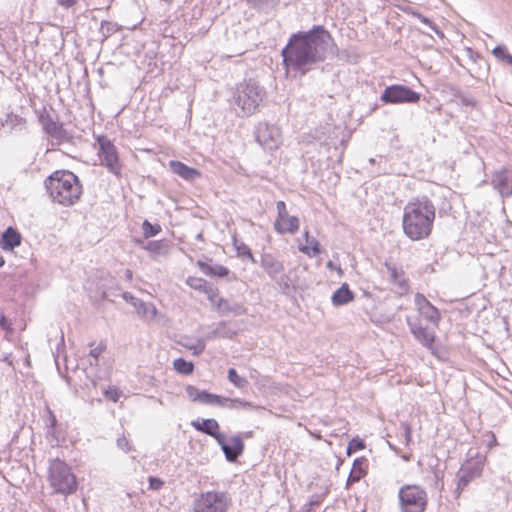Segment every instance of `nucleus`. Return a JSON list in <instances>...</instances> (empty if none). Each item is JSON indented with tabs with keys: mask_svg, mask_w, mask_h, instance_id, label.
Listing matches in <instances>:
<instances>
[{
	"mask_svg": "<svg viewBox=\"0 0 512 512\" xmlns=\"http://www.w3.org/2000/svg\"><path fill=\"white\" fill-rule=\"evenodd\" d=\"M333 53L334 40L331 34L323 26L317 25L309 31L293 33L281 55L287 71L305 75Z\"/></svg>",
	"mask_w": 512,
	"mask_h": 512,
	"instance_id": "1",
	"label": "nucleus"
},
{
	"mask_svg": "<svg viewBox=\"0 0 512 512\" xmlns=\"http://www.w3.org/2000/svg\"><path fill=\"white\" fill-rule=\"evenodd\" d=\"M435 214L436 208L428 197L410 200L403 211L404 234L412 241L428 238L432 232Z\"/></svg>",
	"mask_w": 512,
	"mask_h": 512,
	"instance_id": "2",
	"label": "nucleus"
},
{
	"mask_svg": "<svg viewBox=\"0 0 512 512\" xmlns=\"http://www.w3.org/2000/svg\"><path fill=\"white\" fill-rule=\"evenodd\" d=\"M45 187L54 202L63 206L75 204L82 194L79 178L71 171L58 170L45 180Z\"/></svg>",
	"mask_w": 512,
	"mask_h": 512,
	"instance_id": "3",
	"label": "nucleus"
},
{
	"mask_svg": "<svg viewBox=\"0 0 512 512\" xmlns=\"http://www.w3.org/2000/svg\"><path fill=\"white\" fill-rule=\"evenodd\" d=\"M265 90L253 79L239 83L234 93V104L241 110L242 116H251L259 108L265 97Z\"/></svg>",
	"mask_w": 512,
	"mask_h": 512,
	"instance_id": "4",
	"label": "nucleus"
},
{
	"mask_svg": "<svg viewBox=\"0 0 512 512\" xmlns=\"http://www.w3.org/2000/svg\"><path fill=\"white\" fill-rule=\"evenodd\" d=\"M398 499L401 512H425L428 505L426 490L416 484L403 485L399 489Z\"/></svg>",
	"mask_w": 512,
	"mask_h": 512,
	"instance_id": "5",
	"label": "nucleus"
},
{
	"mask_svg": "<svg viewBox=\"0 0 512 512\" xmlns=\"http://www.w3.org/2000/svg\"><path fill=\"white\" fill-rule=\"evenodd\" d=\"M232 500L227 492H202L193 501V512H227Z\"/></svg>",
	"mask_w": 512,
	"mask_h": 512,
	"instance_id": "6",
	"label": "nucleus"
},
{
	"mask_svg": "<svg viewBox=\"0 0 512 512\" xmlns=\"http://www.w3.org/2000/svg\"><path fill=\"white\" fill-rule=\"evenodd\" d=\"M51 485L58 493L70 494L76 490V477L63 461L56 460L50 467Z\"/></svg>",
	"mask_w": 512,
	"mask_h": 512,
	"instance_id": "7",
	"label": "nucleus"
},
{
	"mask_svg": "<svg viewBox=\"0 0 512 512\" xmlns=\"http://www.w3.org/2000/svg\"><path fill=\"white\" fill-rule=\"evenodd\" d=\"M97 143L99 145L98 156L101 165L105 166L115 176L120 177L121 164L115 145L106 136H99Z\"/></svg>",
	"mask_w": 512,
	"mask_h": 512,
	"instance_id": "8",
	"label": "nucleus"
},
{
	"mask_svg": "<svg viewBox=\"0 0 512 512\" xmlns=\"http://www.w3.org/2000/svg\"><path fill=\"white\" fill-rule=\"evenodd\" d=\"M380 100L386 104L416 103L420 94L405 85H391L384 89Z\"/></svg>",
	"mask_w": 512,
	"mask_h": 512,
	"instance_id": "9",
	"label": "nucleus"
},
{
	"mask_svg": "<svg viewBox=\"0 0 512 512\" xmlns=\"http://www.w3.org/2000/svg\"><path fill=\"white\" fill-rule=\"evenodd\" d=\"M485 458L478 456L474 460H469L459 469L457 473L458 483L456 494L459 496L461 491L469 485L474 479L481 476L484 467Z\"/></svg>",
	"mask_w": 512,
	"mask_h": 512,
	"instance_id": "10",
	"label": "nucleus"
},
{
	"mask_svg": "<svg viewBox=\"0 0 512 512\" xmlns=\"http://www.w3.org/2000/svg\"><path fill=\"white\" fill-rule=\"evenodd\" d=\"M256 141L266 150L277 149L282 142L279 127L267 122H260L255 129Z\"/></svg>",
	"mask_w": 512,
	"mask_h": 512,
	"instance_id": "11",
	"label": "nucleus"
},
{
	"mask_svg": "<svg viewBox=\"0 0 512 512\" xmlns=\"http://www.w3.org/2000/svg\"><path fill=\"white\" fill-rule=\"evenodd\" d=\"M278 217L274 223L275 230L280 233L294 234L299 229V219L296 216L288 215L286 204L284 201H278L276 204Z\"/></svg>",
	"mask_w": 512,
	"mask_h": 512,
	"instance_id": "12",
	"label": "nucleus"
},
{
	"mask_svg": "<svg viewBox=\"0 0 512 512\" xmlns=\"http://www.w3.org/2000/svg\"><path fill=\"white\" fill-rule=\"evenodd\" d=\"M221 447L226 459L229 462H234L244 451V443L240 435H235L229 438L227 441L226 436L219 435L217 441Z\"/></svg>",
	"mask_w": 512,
	"mask_h": 512,
	"instance_id": "13",
	"label": "nucleus"
},
{
	"mask_svg": "<svg viewBox=\"0 0 512 512\" xmlns=\"http://www.w3.org/2000/svg\"><path fill=\"white\" fill-rule=\"evenodd\" d=\"M385 267L388 272L389 281L393 285L395 293L398 295L408 293L410 286L408 279L405 277L404 271L389 262H385Z\"/></svg>",
	"mask_w": 512,
	"mask_h": 512,
	"instance_id": "14",
	"label": "nucleus"
},
{
	"mask_svg": "<svg viewBox=\"0 0 512 512\" xmlns=\"http://www.w3.org/2000/svg\"><path fill=\"white\" fill-rule=\"evenodd\" d=\"M491 185L502 197L512 196V170L502 169L495 172L491 178Z\"/></svg>",
	"mask_w": 512,
	"mask_h": 512,
	"instance_id": "15",
	"label": "nucleus"
},
{
	"mask_svg": "<svg viewBox=\"0 0 512 512\" xmlns=\"http://www.w3.org/2000/svg\"><path fill=\"white\" fill-rule=\"evenodd\" d=\"M406 322L410 328L411 333L414 337L426 347H431L434 343L435 336L430 333L426 328L422 327L416 321H413L410 317L406 318Z\"/></svg>",
	"mask_w": 512,
	"mask_h": 512,
	"instance_id": "16",
	"label": "nucleus"
},
{
	"mask_svg": "<svg viewBox=\"0 0 512 512\" xmlns=\"http://www.w3.org/2000/svg\"><path fill=\"white\" fill-rule=\"evenodd\" d=\"M169 168L171 171L183 178L186 181H194L201 176L200 171L195 168L187 166L185 163L178 160L169 161Z\"/></svg>",
	"mask_w": 512,
	"mask_h": 512,
	"instance_id": "17",
	"label": "nucleus"
},
{
	"mask_svg": "<svg viewBox=\"0 0 512 512\" xmlns=\"http://www.w3.org/2000/svg\"><path fill=\"white\" fill-rule=\"evenodd\" d=\"M22 240L21 234L14 227H8L0 237V247L4 251H13L20 246Z\"/></svg>",
	"mask_w": 512,
	"mask_h": 512,
	"instance_id": "18",
	"label": "nucleus"
},
{
	"mask_svg": "<svg viewBox=\"0 0 512 512\" xmlns=\"http://www.w3.org/2000/svg\"><path fill=\"white\" fill-rule=\"evenodd\" d=\"M191 425L197 431L203 432V433L213 437L216 441H218L219 435H223V433H221L219 431V429H220L219 423L213 418L202 419L201 421L194 420L191 422Z\"/></svg>",
	"mask_w": 512,
	"mask_h": 512,
	"instance_id": "19",
	"label": "nucleus"
},
{
	"mask_svg": "<svg viewBox=\"0 0 512 512\" xmlns=\"http://www.w3.org/2000/svg\"><path fill=\"white\" fill-rule=\"evenodd\" d=\"M261 267L272 279H275L284 271L283 263L269 253L261 256Z\"/></svg>",
	"mask_w": 512,
	"mask_h": 512,
	"instance_id": "20",
	"label": "nucleus"
},
{
	"mask_svg": "<svg viewBox=\"0 0 512 512\" xmlns=\"http://www.w3.org/2000/svg\"><path fill=\"white\" fill-rule=\"evenodd\" d=\"M40 123L44 131L51 137L61 139L64 137L65 131L63 125L55 120L49 114H42L40 116Z\"/></svg>",
	"mask_w": 512,
	"mask_h": 512,
	"instance_id": "21",
	"label": "nucleus"
},
{
	"mask_svg": "<svg viewBox=\"0 0 512 512\" xmlns=\"http://www.w3.org/2000/svg\"><path fill=\"white\" fill-rule=\"evenodd\" d=\"M139 243L143 244V249L147 250L154 260L166 256L169 252V244L165 240L148 241L146 244L139 241Z\"/></svg>",
	"mask_w": 512,
	"mask_h": 512,
	"instance_id": "22",
	"label": "nucleus"
},
{
	"mask_svg": "<svg viewBox=\"0 0 512 512\" xmlns=\"http://www.w3.org/2000/svg\"><path fill=\"white\" fill-rule=\"evenodd\" d=\"M332 303L335 306H342L354 300V294L348 284L344 283L332 295Z\"/></svg>",
	"mask_w": 512,
	"mask_h": 512,
	"instance_id": "23",
	"label": "nucleus"
},
{
	"mask_svg": "<svg viewBox=\"0 0 512 512\" xmlns=\"http://www.w3.org/2000/svg\"><path fill=\"white\" fill-rule=\"evenodd\" d=\"M246 2L250 8L265 14L271 13L280 4V0H246Z\"/></svg>",
	"mask_w": 512,
	"mask_h": 512,
	"instance_id": "24",
	"label": "nucleus"
},
{
	"mask_svg": "<svg viewBox=\"0 0 512 512\" xmlns=\"http://www.w3.org/2000/svg\"><path fill=\"white\" fill-rule=\"evenodd\" d=\"M366 462L364 458H357L353 462L352 470L350 471L347 479L346 487L349 488L350 484L359 482L366 474L363 464Z\"/></svg>",
	"mask_w": 512,
	"mask_h": 512,
	"instance_id": "25",
	"label": "nucleus"
},
{
	"mask_svg": "<svg viewBox=\"0 0 512 512\" xmlns=\"http://www.w3.org/2000/svg\"><path fill=\"white\" fill-rule=\"evenodd\" d=\"M198 266L204 274L209 276L225 277L229 273V270L226 267L219 264L210 265L199 261Z\"/></svg>",
	"mask_w": 512,
	"mask_h": 512,
	"instance_id": "26",
	"label": "nucleus"
},
{
	"mask_svg": "<svg viewBox=\"0 0 512 512\" xmlns=\"http://www.w3.org/2000/svg\"><path fill=\"white\" fill-rule=\"evenodd\" d=\"M218 310L221 313H232L236 316L242 315L245 313V309L242 305L237 303H229V301L219 298L217 303Z\"/></svg>",
	"mask_w": 512,
	"mask_h": 512,
	"instance_id": "27",
	"label": "nucleus"
},
{
	"mask_svg": "<svg viewBox=\"0 0 512 512\" xmlns=\"http://www.w3.org/2000/svg\"><path fill=\"white\" fill-rule=\"evenodd\" d=\"M0 124L2 126H8L11 130H14L16 128H22L26 125V120L16 114H6L5 120H1Z\"/></svg>",
	"mask_w": 512,
	"mask_h": 512,
	"instance_id": "28",
	"label": "nucleus"
},
{
	"mask_svg": "<svg viewBox=\"0 0 512 512\" xmlns=\"http://www.w3.org/2000/svg\"><path fill=\"white\" fill-rule=\"evenodd\" d=\"M419 314L423 318H425L427 321L432 323L433 325L438 326L440 318H441L440 312L432 304H429L428 306H426V308H424L422 311H420Z\"/></svg>",
	"mask_w": 512,
	"mask_h": 512,
	"instance_id": "29",
	"label": "nucleus"
},
{
	"mask_svg": "<svg viewBox=\"0 0 512 512\" xmlns=\"http://www.w3.org/2000/svg\"><path fill=\"white\" fill-rule=\"evenodd\" d=\"M233 245L237 251L238 256L247 257L252 263H256V260L248 245L242 241H239L235 236L233 237Z\"/></svg>",
	"mask_w": 512,
	"mask_h": 512,
	"instance_id": "30",
	"label": "nucleus"
},
{
	"mask_svg": "<svg viewBox=\"0 0 512 512\" xmlns=\"http://www.w3.org/2000/svg\"><path fill=\"white\" fill-rule=\"evenodd\" d=\"M133 304L137 308L138 313L147 318L153 319L157 314V309L152 303L139 301V303L134 302Z\"/></svg>",
	"mask_w": 512,
	"mask_h": 512,
	"instance_id": "31",
	"label": "nucleus"
},
{
	"mask_svg": "<svg viewBox=\"0 0 512 512\" xmlns=\"http://www.w3.org/2000/svg\"><path fill=\"white\" fill-rule=\"evenodd\" d=\"M299 250L302 253L308 255L309 257H314L321 253L320 243L318 242L317 239H315L313 237L310 239V241L306 245L300 246Z\"/></svg>",
	"mask_w": 512,
	"mask_h": 512,
	"instance_id": "32",
	"label": "nucleus"
},
{
	"mask_svg": "<svg viewBox=\"0 0 512 512\" xmlns=\"http://www.w3.org/2000/svg\"><path fill=\"white\" fill-rule=\"evenodd\" d=\"M182 345L191 350L193 352L194 355L198 356L200 354H202L205 350V347H206V343H205V340L202 339V338H199L195 341H192V340H187L185 343H182Z\"/></svg>",
	"mask_w": 512,
	"mask_h": 512,
	"instance_id": "33",
	"label": "nucleus"
},
{
	"mask_svg": "<svg viewBox=\"0 0 512 512\" xmlns=\"http://www.w3.org/2000/svg\"><path fill=\"white\" fill-rule=\"evenodd\" d=\"M174 369L184 375H189L193 372L194 365L183 358H177L173 362Z\"/></svg>",
	"mask_w": 512,
	"mask_h": 512,
	"instance_id": "34",
	"label": "nucleus"
},
{
	"mask_svg": "<svg viewBox=\"0 0 512 512\" xmlns=\"http://www.w3.org/2000/svg\"><path fill=\"white\" fill-rule=\"evenodd\" d=\"M492 53L499 61L512 66V55L508 53V50L505 46L499 45L495 47Z\"/></svg>",
	"mask_w": 512,
	"mask_h": 512,
	"instance_id": "35",
	"label": "nucleus"
},
{
	"mask_svg": "<svg viewBox=\"0 0 512 512\" xmlns=\"http://www.w3.org/2000/svg\"><path fill=\"white\" fill-rule=\"evenodd\" d=\"M225 325V322H220L215 329L207 334L206 339L211 340L217 337L231 338L232 333L226 330Z\"/></svg>",
	"mask_w": 512,
	"mask_h": 512,
	"instance_id": "36",
	"label": "nucleus"
},
{
	"mask_svg": "<svg viewBox=\"0 0 512 512\" xmlns=\"http://www.w3.org/2000/svg\"><path fill=\"white\" fill-rule=\"evenodd\" d=\"M228 380L237 388H245L248 385L247 379L240 377L234 368L228 370Z\"/></svg>",
	"mask_w": 512,
	"mask_h": 512,
	"instance_id": "37",
	"label": "nucleus"
},
{
	"mask_svg": "<svg viewBox=\"0 0 512 512\" xmlns=\"http://www.w3.org/2000/svg\"><path fill=\"white\" fill-rule=\"evenodd\" d=\"M187 284L195 290L204 292L205 288H207L208 282L202 278L189 277L187 279Z\"/></svg>",
	"mask_w": 512,
	"mask_h": 512,
	"instance_id": "38",
	"label": "nucleus"
},
{
	"mask_svg": "<svg viewBox=\"0 0 512 512\" xmlns=\"http://www.w3.org/2000/svg\"><path fill=\"white\" fill-rule=\"evenodd\" d=\"M143 231L145 237L149 238L157 235L161 231V227L159 225H152L149 221L145 220L143 222Z\"/></svg>",
	"mask_w": 512,
	"mask_h": 512,
	"instance_id": "39",
	"label": "nucleus"
},
{
	"mask_svg": "<svg viewBox=\"0 0 512 512\" xmlns=\"http://www.w3.org/2000/svg\"><path fill=\"white\" fill-rule=\"evenodd\" d=\"M364 447H365V445H364L363 440L354 438L348 444L347 454L351 455V454L357 452L358 450L363 449Z\"/></svg>",
	"mask_w": 512,
	"mask_h": 512,
	"instance_id": "40",
	"label": "nucleus"
},
{
	"mask_svg": "<svg viewBox=\"0 0 512 512\" xmlns=\"http://www.w3.org/2000/svg\"><path fill=\"white\" fill-rule=\"evenodd\" d=\"M415 16L425 25L429 26L437 35L443 37V33L440 31L437 25H435L428 17L416 13Z\"/></svg>",
	"mask_w": 512,
	"mask_h": 512,
	"instance_id": "41",
	"label": "nucleus"
},
{
	"mask_svg": "<svg viewBox=\"0 0 512 512\" xmlns=\"http://www.w3.org/2000/svg\"><path fill=\"white\" fill-rule=\"evenodd\" d=\"M201 392L202 390H199L198 388H196L195 386H192V385H188L186 387V393L188 395V397L194 401V402H199L200 401V398H201Z\"/></svg>",
	"mask_w": 512,
	"mask_h": 512,
	"instance_id": "42",
	"label": "nucleus"
},
{
	"mask_svg": "<svg viewBox=\"0 0 512 512\" xmlns=\"http://www.w3.org/2000/svg\"><path fill=\"white\" fill-rule=\"evenodd\" d=\"M429 304H431L430 301H428L427 298L423 294L417 293L415 295V305H416L418 312L422 311Z\"/></svg>",
	"mask_w": 512,
	"mask_h": 512,
	"instance_id": "43",
	"label": "nucleus"
},
{
	"mask_svg": "<svg viewBox=\"0 0 512 512\" xmlns=\"http://www.w3.org/2000/svg\"><path fill=\"white\" fill-rule=\"evenodd\" d=\"M217 395L209 393L205 390H202L201 392V398L200 403L207 404V405H214V401H217Z\"/></svg>",
	"mask_w": 512,
	"mask_h": 512,
	"instance_id": "44",
	"label": "nucleus"
},
{
	"mask_svg": "<svg viewBox=\"0 0 512 512\" xmlns=\"http://www.w3.org/2000/svg\"><path fill=\"white\" fill-rule=\"evenodd\" d=\"M117 447L126 453L132 450L130 441L124 435L117 439Z\"/></svg>",
	"mask_w": 512,
	"mask_h": 512,
	"instance_id": "45",
	"label": "nucleus"
},
{
	"mask_svg": "<svg viewBox=\"0 0 512 512\" xmlns=\"http://www.w3.org/2000/svg\"><path fill=\"white\" fill-rule=\"evenodd\" d=\"M148 482H149V489L154 490V491L160 490L164 485L163 480H161L160 478H157V477H153V476L149 477Z\"/></svg>",
	"mask_w": 512,
	"mask_h": 512,
	"instance_id": "46",
	"label": "nucleus"
},
{
	"mask_svg": "<svg viewBox=\"0 0 512 512\" xmlns=\"http://www.w3.org/2000/svg\"><path fill=\"white\" fill-rule=\"evenodd\" d=\"M401 428L403 429L404 444L408 446L412 441L411 427L407 423H402Z\"/></svg>",
	"mask_w": 512,
	"mask_h": 512,
	"instance_id": "47",
	"label": "nucleus"
},
{
	"mask_svg": "<svg viewBox=\"0 0 512 512\" xmlns=\"http://www.w3.org/2000/svg\"><path fill=\"white\" fill-rule=\"evenodd\" d=\"M217 401H214V405H218V406H221V407H227V408H230V409H233V399L231 398H226V397H222L220 395H217Z\"/></svg>",
	"mask_w": 512,
	"mask_h": 512,
	"instance_id": "48",
	"label": "nucleus"
},
{
	"mask_svg": "<svg viewBox=\"0 0 512 512\" xmlns=\"http://www.w3.org/2000/svg\"><path fill=\"white\" fill-rule=\"evenodd\" d=\"M233 409H239V408H244V409H251V408H254V406L250 403V402H247L245 400H242V399H239V398H235L233 399Z\"/></svg>",
	"mask_w": 512,
	"mask_h": 512,
	"instance_id": "49",
	"label": "nucleus"
},
{
	"mask_svg": "<svg viewBox=\"0 0 512 512\" xmlns=\"http://www.w3.org/2000/svg\"><path fill=\"white\" fill-rule=\"evenodd\" d=\"M204 293L211 302H214L218 297V290L209 284L207 285V288H205Z\"/></svg>",
	"mask_w": 512,
	"mask_h": 512,
	"instance_id": "50",
	"label": "nucleus"
},
{
	"mask_svg": "<svg viewBox=\"0 0 512 512\" xmlns=\"http://www.w3.org/2000/svg\"><path fill=\"white\" fill-rule=\"evenodd\" d=\"M460 101H461V104L465 105V106L476 107V104H477L476 100L473 97L466 96V95L460 96Z\"/></svg>",
	"mask_w": 512,
	"mask_h": 512,
	"instance_id": "51",
	"label": "nucleus"
},
{
	"mask_svg": "<svg viewBox=\"0 0 512 512\" xmlns=\"http://www.w3.org/2000/svg\"><path fill=\"white\" fill-rule=\"evenodd\" d=\"M326 267L329 270H335L339 275L343 274V270L341 269L340 265H337L334 261H328L326 264Z\"/></svg>",
	"mask_w": 512,
	"mask_h": 512,
	"instance_id": "52",
	"label": "nucleus"
},
{
	"mask_svg": "<svg viewBox=\"0 0 512 512\" xmlns=\"http://www.w3.org/2000/svg\"><path fill=\"white\" fill-rule=\"evenodd\" d=\"M56 2L58 5L62 7L70 8L74 6L78 2V0H56Z\"/></svg>",
	"mask_w": 512,
	"mask_h": 512,
	"instance_id": "53",
	"label": "nucleus"
},
{
	"mask_svg": "<svg viewBox=\"0 0 512 512\" xmlns=\"http://www.w3.org/2000/svg\"><path fill=\"white\" fill-rule=\"evenodd\" d=\"M106 396H107L110 400H112V401L116 402V401H118V396H119V394H118V392H117L116 390H113V391H107V392H106Z\"/></svg>",
	"mask_w": 512,
	"mask_h": 512,
	"instance_id": "54",
	"label": "nucleus"
},
{
	"mask_svg": "<svg viewBox=\"0 0 512 512\" xmlns=\"http://www.w3.org/2000/svg\"><path fill=\"white\" fill-rule=\"evenodd\" d=\"M101 353H102V348H100V347H96L90 351V355L93 356L94 358H98Z\"/></svg>",
	"mask_w": 512,
	"mask_h": 512,
	"instance_id": "55",
	"label": "nucleus"
},
{
	"mask_svg": "<svg viewBox=\"0 0 512 512\" xmlns=\"http://www.w3.org/2000/svg\"><path fill=\"white\" fill-rule=\"evenodd\" d=\"M125 277H126V279H127V280H129V281H130V280H132V278H133V272H132V270H130V269H126V270H125Z\"/></svg>",
	"mask_w": 512,
	"mask_h": 512,
	"instance_id": "56",
	"label": "nucleus"
},
{
	"mask_svg": "<svg viewBox=\"0 0 512 512\" xmlns=\"http://www.w3.org/2000/svg\"><path fill=\"white\" fill-rule=\"evenodd\" d=\"M56 424V418L55 416L50 412V426L54 427Z\"/></svg>",
	"mask_w": 512,
	"mask_h": 512,
	"instance_id": "57",
	"label": "nucleus"
},
{
	"mask_svg": "<svg viewBox=\"0 0 512 512\" xmlns=\"http://www.w3.org/2000/svg\"><path fill=\"white\" fill-rule=\"evenodd\" d=\"M304 238H305V240H306V243H308V242L310 241V239H311V238L309 237V233H308V231H305V233H304Z\"/></svg>",
	"mask_w": 512,
	"mask_h": 512,
	"instance_id": "58",
	"label": "nucleus"
},
{
	"mask_svg": "<svg viewBox=\"0 0 512 512\" xmlns=\"http://www.w3.org/2000/svg\"><path fill=\"white\" fill-rule=\"evenodd\" d=\"M434 478H435V481H436V483H437V482L439 481V479H440V474H439V472H435V473H434Z\"/></svg>",
	"mask_w": 512,
	"mask_h": 512,
	"instance_id": "59",
	"label": "nucleus"
},
{
	"mask_svg": "<svg viewBox=\"0 0 512 512\" xmlns=\"http://www.w3.org/2000/svg\"><path fill=\"white\" fill-rule=\"evenodd\" d=\"M5 265V259L0 256V267H3Z\"/></svg>",
	"mask_w": 512,
	"mask_h": 512,
	"instance_id": "60",
	"label": "nucleus"
},
{
	"mask_svg": "<svg viewBox=\"0 0 512 512\" xmlns=\"http://www.w3.org/2000/svg\"><path fill=\"white\" fill-rule=\"evenodd\" d=\"M402 459L406 462H408L410 460V456L409 455H402Z\"/></svg>",
	"mask_w": 512,
	"mask_h": 512,
	"instance_id": "61",
	"label": "nucleus"
},
{
	"mask_svg": "<svg viewBox=\"0 0 512 512\" xmlns=\"http://www.w3.org/2000/svg\"><path fill=\"white\" fill-rule=\"evenodd\" d=\"M123 296H124L125 299H129L128 293H124Z\"/></svg>",
	"mask_w": 512,
	"mask_h": 512,
	"instance_id": "62",
	"label": "nucleus"
},
{
	"mask_svg": "<svg viewBox=\"0 0 512 512\" xmlns=\"http://www.w3.org/2000/svg\"><path fill=\"white\" fill-rule=\"evenodd\" d=\"M369 162L373 164L375 162V159L371 158L369 159Z\"/></svg>",
	"mask_w": 512,
	"mask_h": 512,
	"instance_id": "63",
	"label": "nucleus"
},
{
	"mask_svg": "<svg viewBox=\"0 0 512 512\" xmlns=\"http://www.w3.org/2000/svg\"><path fill=\"white\" fill-rule=\"evenodd\" d=\"M197 238H198V239H201V238H202V235H201V234H198V235H197Z\"/></svg>",
	"mask_w": 512,
	"mask_h": 512,
	"instance_id": "64",
	"label": "nucleus"
}]
</instances>
